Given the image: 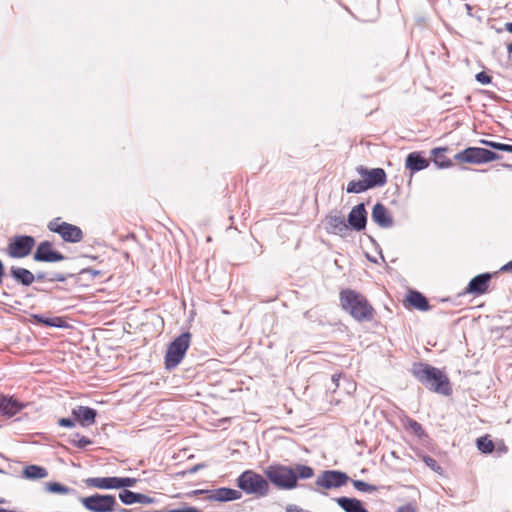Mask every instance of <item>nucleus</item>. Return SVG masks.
Segmentation results:
<instances>
[{
    "mask_svg": "<svg viewBox=\"0 0 512 512\" xmlns=\"http://www.w3.org/2000/svg\"><path fill=\"white\" fill-rule=\"evenodd\" d=\"M412 372L414 376L428 389L441 393L443 395H449L451 387L447 376L439 369L430 366L428 364H415Z\"/></svg>",
    "mask_w": 512,
    "mask_h": 512,
    "instance_id": "f257e3e1",
    "label": "nucleus"
},
{
    "mask_svg": "<svg viewBox=\"0 0 512 512\" xmlns=\"http://www.w3.org/2000/svg\"><path fill=\"white\" fill-rule=\"evenodd\" d=\"M342 308L357 321H369L373 318L374 309L367 299L354 290H343L340 293Z\"/></svg>",
    "mask_w": 512,
    "mask_h": 512,
    "instance_id": "f03ea898",
    "label": "nucleus"
},
{
    "mask_svg": "<svg viewBox=\"0 0 512 512\" xmlns=\"http://www.w3.org/2000/svg\"><path fill=\"white\" fill-rule=\"evenodd\" d=\"M190 339L191 334L185 332L171 342L165 355V366L167 369H173L180 364L189 348Z\"/></svg>",
    "mask_w": 512,
    "mask_h": 512,
    "instance_id": "7ed1b4c3",
    "label": "nucleus"
},
{
    "mask_svg": "<svg viewBox=\"0 0 512 512\" xmlns=\"http://www.w3.org/2000/svg\"><path fill=\"white\" fill-rule=\"evenodd\" d=\"M237 482L238 487L248 494L265 496L269 490V484L267 480L260 474H257L251 470L243 472L239 476Z\"/></svg>",
    "mask_w": 512,
    "mask_h": 512,
    "instance_id": "20e7f679",
    "label": "nucleus"
},
{
    "mask_svg": "<svg viewBox=\"0 0 512 512\" xmlns=\"http://www.w3.org/2000/svg\"><path fill=\"white\" fill-rule=\"evenodd\" d=\"M501 156L485 148L468 147L454 155L458 163L483 164L499 160Z\"/></svg>",
    "mask_w": 512,
    "mask_h": 512,
    "instance_id": "39448f33",
    "label": "nucleus"
},
{
    "mask_svg": "<svg viewBox=\"0 0 512 512\" xmlns=\"http://www.w3.org/2000/svg\"><path fill=\"white\" fill-rule=\"evenodd\" d=\"M266 475L274 485L281 489H292L297 485V475L290 467H269Z\"/></svg>",
    "mask_w": 512,
    "mask_h": 512,
    "instance_id": "423d86ee",
    "label": "nucleus"
},
{
    "mask_svg": "<svg viewBox=\"0 0 512 512\" xmlns=\"http://www.w3.org/2000/svg\"><path fill=\"white\" fill-rule=\"evenodd\" d=\"M82 505L91 512H113L118 506L113 495L95 494L80 499Z\"/></svg>",
    "mask_w": 512,
    "mask_h": 512,
    "instance_id": "0eeeda50",
    "label": "nucleus"
},
{
    "mask_svg": "<svg viewBox=\"0 0 512 512\" xmlns=\"http://www.w3.org/2000/svg\"><path fill=\"white\" fill-rule=\"evenodd\" d=\"M50 231L58 233L66 242L77 243L83 238L82 230L75 225L67 222H60V219H54L48 224Z\"/></svg>",
    "mask_w": 512,
    "mask_h": 512,
    "instance_id": "6e6552de",
    "label": "nucleus"
},
{
    "mask_svg": "<svg viewBox=\"0 0 512 512\" xmlns=\"http://www.w3.org/2000/svg\"><path fill=\"white\" fill-rule=\"evenodd\" d=\"M34 245L35 239L32 236H15L10 240L7 252L11 258H24L30 254Z\"/></svg>",
    "mask_w": 512,
    "mask_h": 512,
    "instance_id": "1a4fd4ad",
    "label": "nucleus"
},
{
    "mask_svg": "<svg viewBox=\"0 0 512 512\" xmlns=\"http://www.w3.org/2000/svg\"><path fill=\"white\" fill-rule=\"evenodd\" d=\"M348 480L349 477L344 472L326 470L317 477L315 484L324 489H333L345 485Z\"/></svg>",
    "mask_w": 512,
    "mask_h": 512,
    "instance_id": "9d476101",
    "label": "nucleus"
},
{
    "mask_svg": "<svg viewBox=\"0 0 512 512\" xmlns=\"http://www.w3.org/2000/svg\"><path fill=\"white\" fill-rule=\"evenodd\" d=\"M325 230L329 234L346 237L349 232V225L340 212H330L324 220Z\"/></svg>",
    "mask_w": 512,
    "mask_h": 512,
    "instance_id": "9b49d317",
    "label": "nucleus"
},
{
    "mask_svg": "<svg viewBox=\"0 0 512 512\" xmlns=\"http://www.w3.org/2000/svg\"><path fill=\"white\" fill-rule=\"evenodd\" d=\"M357 172L363 178L368 188L381 187L386 184V173L382 168L367 169L363 166L357 167Z\"/></svg>",
    "mask_w": 512,
    "mask_h": 512,
    "instance_id": "f8f14e48",
    "label": "nucleus"
},
{
    "mask_svg": "<svg viewBox=\"0 0 512 512\" xmlns=\"http://www.w3.org/2000/svg\"><path fill=\"white\" fill-rule=\"evenodd\" d=\"M33 259L38 262H59L65 259V256L60 252L56 251L52 247V243L49 241L41 242L34 255Z\"/></svg>",
    "mask_w": 512,
    "mask_h": 512,
    "instance_id": "ddd939ff",
    "label": "nucleus"
},
{
    "mask_svg": "<svg viewBox=\"0 0 512 512\" xmlns=\"http://www.w3.org/2000/svg\"><path fill=\"white\" fill-rule=\"evenodd\" d=\"M347 222L349 229L352 228L355 231H362L365 229L367 223V212L363 203L352 208L348 214Z\"/></svg>",
    "mask_w": 512,
    "mask_h": 512,
    "instance_id": "4468645a",
    "label": "nucleus"
},
{
    "mask_svg": "<svg viewBox=\"0 0 512 512\" xmlns=\"http://www.w3.org/2000/svg\"><path fill=\"white\" fill-rule=\"evenodd\" d=\"M372 220L381 228H390L393 226V218L388 209L381 203H376L372 209Z\"/></svg>",
    "mask_w": 512,
    "mask_h": 512,
    "instance_id": "2eb2a0df",
    "label": "nucleus"
},
{
    "mask_svg": "<svg viewBox=\"0 0 512 512\" xmlns=\"http://www.w3.org/2000/svg\"><path fill=\"white\" fill-rule=\"evenodd\" d=\"M490 280V273L479 274L470 280L466 292L481 295L487 291Z\"/></svg>",
    "mask_w": 512,
    "mask_h": 512,
    "instance_id": "dca6fc26",
    "label": "nucleus"
},
{
    "mask_svg": "<svg viewBox=\"0 0 512 512\" xmlns=\"http://www.w3.org/2000/svg\"><path fill=\"white\" fill-rule=\"evenodd\" d=\"M119 499L125 505H132L134 503L148 505L153 504L155 502L154 498L148 495L132 492L127 489H124L119 493Z\"/></svg>",
    "mask_w": 512,
    "mask_h": 512,
    "instance_id": "f3484780",
    "label": "nucleus"
},
{
    "mask_svg": "<svg viewBox=\"0 0 512 512\" xmlns=\"http://www.w3.org/2000/svg\"><path fill=\"white\" fill-rule=\"evenodd\" d=\"M23 405L13 397L0 396V415L5 417H13L21 409Z\"/></svg>",
    "mask_w": 512,
    "mask_h": 512,
    "instance_id": "a211bd4d",
    "label": "nucleus"
},
{
    "mask_svg": "<svg viewBox=\"0 0 512 512\" xmlns=\"http://www.w3.org/2000/svg\"><path fill=\"white\" fill-rule=\"evenodd\" d=\"M72 415L80 422L83 427L92 425L95 422L97 412L87 406H78L72 410Z\"/></svg>",
    "mask_w": 512,
    "mask_h": 512,
    "instance_id": "6ab92c4d",
    "label": "nucleus"
},
{
    "mask_svg": "<svg viewBox=\"0 0 512 512\" xmlns=\"http://www.w3.org/2000/svg\"><path fill=\"white\" fill-rule=\"evenodd\" d=\"M241 497L238 490L230 488H219L211 491L210 499L220 502L237 500Z\"/></svg>",
    "mask_w": 512,
    "mask_h": 512,
    "instance_id": "aec40b11",
    "label": "nucleus"
},
{
    "mask_svg": "<svg viewBox=\"0 0 512 512\" xmlns=\"http://www.w3.org/2000/svg\"><path fill=\"white\" fill-rule=\"evenodd\" d=\"M85 482L87 486L98 489H117V477H92Z\"/></svg>",
    "mask_w": 512,
    "mask_h": 512,
    "instance_id": "412c9836",
    "label": "nucleus"
},
{
    "mask_svg": "<svg viewBox=\"0 0 512 512\" xmlns=\"http://www.w3.org/2000/svg\"><path fill=\"white\" fill-rule=\"evenodd\" d=\"M10 274L17 282L25 286L31 285L35 280V275L25 268L12 266Z\"/></svg>",
    "mask_w": 512,
    "mask_h": 512,
    "instance_id": "4be33fe9",
    "label": "nucleus"
},
{
    "mask_svg": "<svg viewBox=\"0 0 512 512\" xmlns=\"http://www.w3.org/2000/svg\"><path fill=\"white\" fill-rule=\"evenodd\" d=\"M336 502L345 512H368L356 498L340 497Z\"/></svg>",
    "mask_w": 512,
    "mask_h": 512,
    "instance_id": "5701e85b",
    "label": "nucleus"
},
{
    "mask_svg": "<svg viewBox=\"0 0 512 512\" xmlns=\"http://www.w3.org/2000/svg\"><path fill=\"white\" fill-rule=\"evenodd\" d=\"M429 166V161L418 152L410 153L406 158V168L411 171H420Z\"/></svg>",
    "mask_w": 512,
    "mask_h": 512,
    "instance_id": "b1692460",
    "label": "nucleus"
},
{
    "mask_svg": "<svg viewBox=\"0 0 512 512\" xmlns=\"http://www.w3.org/2000/svg\"><path fill=\"white\" fill-rule=\"evenodd\" d=\"M23 476L27 479L38 480L48 476V471L38 465H28L23 469Z\"/></svg>",
    "mask_w": 512,
    "mask_h": 512,
    "instance_id": "393cba45",
    "label": "nucleus"
},
{
    "mask_svg": "<svg viewBox=\"0 0 512 512\" xmlns=\"http://www.w3.org/2000/svg\"><path fill=\"white\" fill-rule=\"evenodd\" d=\"M407 300L413 307L420 311H427L430 308L427 299L420 292H410V294L407 297Z\"/></svg>",
    "mask_w": 512,
    "mask_h": 512,
    "instance_id": "a878e982",
    "label": "nucleus"
},
{
    "mask_svg": "<svg viewBox=\"0 0 512 512\" xmlns=\"http://www.w3.org/2000/svg\"><path fill=\"white\" fill-rule=\"evenodd\" d=\"M44 490L48 493H51V494H62V495H65V494H69V493H72V492H75L74 489L68 487V486H65L61 483H58V482H47L44 484Z\"/></svg>",
    "mask_w": 512,
    "mask_h": 512,
    "instance_id": "bb28decb",
    "label": "nucleus"
},
{
    "mask_svg": "<svg viewBox=\"0 0 512 512\" xmlns=\"http://www.w3.org/2000/svg\"><path fill=\"white\" fill-rule=\"evenodd\" d=\"M447 148H434L431 153L434 156L435 164L440 168H446L452 166V162L449 159H444L443 154L446 152Z\"/></svg>",
    "mask_w": 512,
    "mask_h": 512,
    "instance_id": "cd10ccee",
    "label": "nucleus"
},
{
    "mask_svg": "<svg viewBox=\"0 0 512 512\" xmlns=\"http://www.w3.org/2000/svg\"><path fill=\"white\" fill-rule=\"evenodd\" d=\"M37 323L44 324L49 327H63L64 321L61 317L46 318L42 315H33Z\"/></svg>",
    "mask_w": 512,
    "mask_h": 512,
    "instance_id": "c85d7f7f",
    "label": "nucleus"
},
{
    "mask_svg": "<svg viewBox=\"0 0 512 512\" xmlns=\"http://www.w3.org/2000/svg\"><path fill=\"white\" fill-rule=\"evenodd\" d=\"M368 189V185L365 184L364 180H359L350 181L347 185L346 191L348 193H362Z\"/></svg>",
    "mask_w": 512,
    "mask_h": 512,
    "instance_id": "c756f323",
    "label": "nucleus"
},
{
    "mask_svg": "<svg viewBox=\"0 0 512 512\" xmlns=\"http://www.w3.org/2000/svg\"><path fill=\"white\" fill-rule=\"evenodd\" d=\"M294 472L297 475V479H308L311 478L314 475V471L311 467L306 465L298 464L296 465L295 469H293Z\"/></svg>",
    "mask_w": 512,
    "mask_h": 512,
    "instance_id": "7c9ffc66",
    "label": "nucleus"
},
{
    "mask_svg": "<svg viewBox=\"0 0 512 512\" xmlns=\"http://www.w3.org/2000/svg\"><path fill=\"white\" fill-rule=\"evenodd\" d=\"M477 447L483 453H491L494 449V443L488 437H480L477 440Z\"/></svg>",
    "mask_w": 512,
    "mask_h": 512,
    "instance_id": "2f4dec72",
    "label": "nucleus"
},
{
    "mask_svg": "<svg viewBox=\"0 0 512 512\" xmlns=\"http://www.w3.org/2000/svg\"><path fill=\"white\" fill-rule=\"evenodd\" d=\"M352 484L354 488L360 492L372 493L377 491L376 486L366 483L362 480H353Z\"/></svg>",
    "mask_w": 512,
    "mask_h": 512,
    "instance_id": "473e14b6",
    "label": "nucleus"
},
{
    "mask_svg": "<svg viewBox=\"0 0 512 512\" xmlns=\"http://www.w3.org/2000/svg\"><path fill=\"white\" fill-rule=\"evenodd\" d=\"M480 143H482L486 146H489L495 150L512 153V145H509V144H503V143L490 141V140H480Z\"/></svg>",
    "mask_w": 512,
    "mask_h": 512,
    "instance_id": "72a5a7b5",
    "label": "nucleus"
},
{
    "mask_svg": "<svg viewBox=\"0 0 512 512\" xmlns=\"http://www.w3.org/2000/svg\"><path fill=\"white\" fill-rule=\"evenodd\" d=\"M136 478L130 477H117V489L125 487H133L137 483Z\"/></svg>",
    "mask_w": 512,
    "mask_h": 512,
    "instance_id": "f704fd0d",
    "label": "nucleus"
},
{
    "mask_svg": "<svg viewBox=\"0 0 512 512\" xmlns=\"http://www.w3.org/2000/svg\"><path fill=\"white\" fill-rule=\"evenodd\" d=\"M423 461L433 471L439 472L441 470V467L438 465L437 461L434 458L430 456H424Z\"/></svg>",
    "mask_w": 512,
    "mask_h": 512,
    "instance_id": "c9c22d12",
    "label": "nucleus"
},
{
    "mask_svg": "<svg viewBox=\"0 0 512 512\" xmlns=\"http://www.w3.org/2000/svg\"><path fill=\"white\" fill-rule=\"evenodd\" d=\"M476 80L483 84V85H486V84H489L491 83V76H489L488 74H486L485 72H479L476 74Z\"/></svg>",
    "mask_w": 512,
    "mask_h": 512,
    "instance_id": "e433bc0d",
    "label": "nucleus"
},
{
    "mask_svg": "<svg viewBox=\"0 0 512 512\" xmlns=\"http://www.w3.org/2000/svg\"><path fill=\"white\" fill-rule=\"evenodd\" d=\"M71 443L77 446L78 448H84L88 445H90L92 442L90 439L86 438L85 436H82L79 438V440H71Z\"/></svg>",
    "mask_w": 512,
    "mask_h": 512,
    "instance_id": "4c0bfd02",
    "label": "nucleus"
},
{
    "mask_svg": "<svg viewBox=\"0 0 512 512\" xmlns=\"http://www.w3.org/2000/svg\"><path fill=\"white\" fill-rule=\"evenodd\" d=\"M58 425L66 428L75 427V421L70 418H60L58 420Z\"/></svg>",
    "mask_w": 512,
    "mask_h": 512,
    "instance_id": "58836bf2",
    "label": "nucleus"
},
{
    "mask_svg": "<svg viewBox=\"0 0 512 512\" xmlns=\"http://www.w3.org/2000/svg\"><path fill=\"white\" fill-rule=\"evenodd\" d=\"M396 512H416L411 505H404L397 509Z\"/></svg>",
    "mask_w": 512,
    "mask_h": 512,
    "instance_id": "ea45409f",
    "label": "nucleus"
},
{
    "mask_svg": "<svg viewBox=\"0 0 512 512\" xmlns=\"http://www.w3.org/2000/svg\"><path fill=\"white\" fill-rule=\"evenodd\" d=\"M51 281L64 282L66 277L61 273H55L53 277L50 279Z\"/></svg>",
    "mask_w": 512,
    "mask_h": 512,
    "instance_id": "a19ab883",
    "label": "nucleus"
},
{
    "mask_svg": "<svg viewBox=\"0 0 512 512\" xmlns=\"http://www.w3.org/2000/svg\"><path fill=\"white\" fill-rule=\"evenodd\" d=\"M340 377H341V374L332 375L331 380H332V383L334 384L335 388H337L339 386L338 381H339Z\"/></svg>",
    "mask_w": 512,
    "mask_h": 512,
    "instance_id": "79ce46f5",
    "label": "nucleus"
},
{
    "mask_svg": "<svg viewBox=\"0 0 512 512\" xmlns=\"http://www.w3.org/2000/svg\"><path fill=\"white\" fill-rule=\"evenodd\" d=\"M502 271H512V261L501 268Z\"/></svg>",
    "mask_w": 512,
    "mask_h": 512,
    "instance_id": "37998d69",
    "label": "nucleus"
},
{
    "mask_svg": "<svg viewBox=\"0 0 512 512\" xmlns=\"http://www.w3.org/2000/svg\"><path fill=\"white\" fill-rule=\"evenodd\" d=\"M411 427L415 430V431H418L419 429H421V425L419 423H417L416 421H413L411 423Z\"/></svg>",
    "mask_w": 512,
    "mask_h": 512,
    "instance_id": "c03bdc74",
    "label": "nucleus"
},
{
    "mask_svg": "<svg viewBox=\"0 0 512 512\" xmlns=\"http://www.w3.org/2000/svg\"><path fill=\"white\" fill-rule=\"evenodd\" d=\"M44 278H45V274L44 273H37L35 275V279L42 280Z\"/></svg>",
    "mask_w": 512,
    "mask_h": 512,
    "instance_id": "a18cd8bd",
    "label": "nucleus"
},
{
    "mask_svg": "<svg viewBox=\"0 0 512 512\" xmlns=\"http://www.w3.org/2000/svg\"><path fill=\"white\" fill-rule=\"evenodd\" d=\"M506 29L508 30V32H512V23H507Z\"/></svg>",
    "mask_w": 512,
    "mask_h": 512,
    "instance_id": "49530a36",
    "label": "nucleus"
},
{
    "mask_svg": "<svg viewBox=\"0 0 512 512\" xmlns=\"http://www.w3.org/2000/svg\"><path fill=\"white\" fill-rule=\"evenodd\" d=\"M507 50L509 53H512V42L508 44Z\"/></svg>",
    "mask_w": 512,
    "mask_h": 512,
    "instance_id": "de8ad7c7",
    "label": "nucleus"
},
{
    "mask_svg": "<svg viewBox=\"0 0 512 512\" xmlns=\"http://www.w3.org/2000/svg\"><path fill=\"white\" fill-rule=\"evenodd\" d=\"M4 502H5V500L0 498V503H4Z\"/></svg>",
    "mask_w": 512,
    "mask_h": 512,
    "instance_id": "09e8293b",
    "label": "nucleus"
},
{
    "mask_svg": "<svg viewBox=\"0 0 512 512\" xmlns=\"http://www.w3.org/2000/svg\"><path fill=\"white\" fill-rule=\"evenodd\" d=\"M505 167L512 168V165H505Z\"/></svg>",
    "mask_w": 512,
    "mask_h": 512,
    "instance_id": "8fccbe9b",
    "label": "nucleus"
},
{
    "mask_svg": "<svg viewBox=\"0 0 512 512\" xmlns=\"http://www.w3.org/2000/svg\"><path fill=\"white\" fill-rule=\"evenodd\" d=\"M0 472L2 473L3 471L0 469Z\"/></svg>",
    "mask_w": 512,
    "mask_h": 512,
    "instance_id": "3c124183",
    "label": "nucleus"
}]
</instances>
